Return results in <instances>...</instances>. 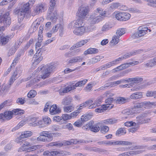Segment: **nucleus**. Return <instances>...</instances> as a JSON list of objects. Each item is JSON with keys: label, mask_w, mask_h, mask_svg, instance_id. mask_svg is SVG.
<instances>
[{"label": "nucleus", "mask_w": 156, "mask_h": 156, "mask_svg": "<svg viewBox=\"0 0 156 156\" xmlns=\"http://www.w3.org/2000/svg\"><path fill=\"white\" fill-rule=\"evenodd\" d=\"M29 2L20 4L14 10V13L17 15L20 20H23L25 15L28 13L30 9Z\"/></svg>", "instance_id": "obj_1"}, {"label": "nucleus", "mask_w": 156, "mask_h": 156, "mask_svg": "<svg viewBox=\"0 0 156 156\" xmlns=\"http://www.w3.org/2000/svg\"><path fill=\"white\" fill-rule=\"evenodd\" d=\"M56 67V66L55 64L51 63L46 66H40L37 68L36 72L42 70L41 78L44 79L49 76L51 73L55 69Z\"/></svg>", "instance_id": "obj_2"}, {"label": "nucleus", "mask_w": 156, "mask_h": 156, "mask_svg": "<svg viewBox=\"0 0 156 156\" xmlns=\"http://www.w3.org/2000/svg\"><path fill=\"white\" fill-rule=\"evenodd\" d=\"M49 5L48 11V17L52 21L55 22L58 18L57 12L54 10V8L55 5L56 0H50Z\"/></svg>", "instance_id": "obj_3"}, {"label": "nucleus", "mask_w": 156, "mask_h": 156, "mask_svg": "<svg viewBox=\"0 0 156 156\" xmlns=\"http://www.w3.org/2000/svg\"><path fill=\"white\" fill-rule=\"evenodd\" d=\"M86 143L85 141L83 140H79L72 139L70 141H66L63 142V143H60L59 142H54L49 144V146H55L58 147H60L63 145H70L72 144H76L77 143Z\"/></svg>", "instance_id": "obj_4"}, {"label": "nucleus", "mask_w": 156, "mask_h": 156, "mask_svg": "<svg viewBox=\"0 0 156 156\" xmlns=\"http://www.w3.org/2000/svg\"><path fill=\"white\" fill-rule=\"evenodd\" d=\"M102 19V17L101 16H98L97 13H93L90 15L89 19L88 20L89 25L88 27H94V28L93 29L94 30L95 28L94 25L101 21Z\"/></svg>", "instance_id": "obj_5"}, {"label": "nucleus", "mask_w": 156, "mask_h": 156, "mask_svg": "<svg viewBox=\"0 0 156 156\" xmlns=\"http://www.w3.org/2000/svg\"><path fill=\"white\" fill-rule=\"evenodd\" d=\"M148 30L150 32L151 31L150 30L144 26H140L138 28V31L133 34L132 37L133 39H135L143 36L147 33Z\"/></svg>", "instance_id": "obj_6"}, {"label": "nucleus", "mask_w": 156, "mask_h": 156, "mask_svg": "<svg viewBox=\"0 0 156 156\" xmlns=\"http://www.w3.org/2000/svg\"><path fill=\"white\" fill-rule=\"evenodd\" d=\"M94 27H86L75 28L73 30L74 33L77 35H82L84 33L89 32L93 30Z\"/></svg>", "instance_id": "obj_7"}, {"label": "nucleus", "mask_w": 156, "mask_h": 156, "mask_svg": "<svg viewBox=\"0 0 156 156\" xmlns=\"http://www.w3.org/2000/svg\"><path fill=\"white\" fill-rule=\"evenodd\" d=\"M46 5L44 3H39L37 4L34 8L33 14L34 16L39 14L43 12H44L47 9Z\"/></svg>", "instance_id": "obj_8"}, {"label": "nucleus", "mask_w": 156, "mask_h": 156, "mask_svg": "<svg viewBox=\"0 0 156 156\" xmlns=\"http://www.w3.org/2000/svg\"><path fill=\"white\" fill-rule=\"evenodd\" d=\"M9 11L6 12L3 14L0 12V23H3L5 25H9L11 23V19L9 16Z\"/></svg>", "instance_id": "obj_9"}, {"label": "nucleus", "mask_w": 156, "mask_h": 156, "mask_svg": "<svg viewBox=\"0 0 156 156\" xmlns=\"http://www.w3.org/2000/svg\"><path fill=\"white\" fill-rule=\"evenodd\" d=\"M141 80H142V79L139 78L133 79H122L120 80L113 82L112 84L114 87L122 83H129L131 82H134L135 83L136 82H139Z\"/></svg>", "instance_id": "obj_10"}, {"label": "nucleus", "mask_w": 156, "mask_h": 156, "mask_svg": "<svg viewBox=\"0 0 156 156\" xmlns=\"http://www.w3.org/2000/svg\"><path fill=\"white\" fill-rule=\"evenodd\" d=\"M89 10L85 6H82L79 9L77 12V16L81 19H86L88 16Z\"/></svg>", "instance_id": "obj_11"}, {"label": "nucleus", "mask_w": 156, "mask_h": 156, "mask_svg": "<svg viewBox=\"0 0 156 156\" xmlns=\"http://www.w3.org/2000/svg\"><path fill=\"white\" fill-rule=\"evenodd\" d=\"M87 82V80L84 79L78 81L75 85H70L66 87L68 92L75 90L76 87L83 86Z\"/></svg>", "instance_id": "obj_12"}, {"label": "nucleus", "mask_w": 156, "mask_h": 156, "mask_svg": "<svg viewBox=\"0 0 156 156\" xmlns=\"http://www.w3.org/2000/svg\"><path fill=\"white\" fill-rule=\"evenodd\" d=\"M100 143L102 144H105L107 145H112L113 144L116 145H131L132 143L131 142L126 141H116L112 142V141H103Z\"/></svg>", "instance_id": "obj_13"}, {"label": "nucleus", "mask_w": 156, "mask_h": 156, "mask_svg": "<svg viewBox=\"0 0 156 156\" xmlns=\"http://www.w3.org/2000/svg\"><path fill=\"white\" fill-rule=\"evenodd\" d=\"M42 51L41 48L39 49L34 56V58L35 59L33 63V66L34 67L38 65L43 59V57L42 56Z\"/></svg>", "instance_id": "obj_14"}, {"label": "nucleus", "mask_w": 156, "mask_h": 156, "mask_svg": "<svg viewBox=\"0 0 156 156\" xmlns=\"http://www.w3.org/2000/svg\"><path fill=\"white\" fill-rule=\"evenodd\" d=\"M83 23L82 19H78L71 22L68 25L69 28L73 29L76 27H84L83 26Z\"/></svg>", "instance_id": "obj_15"}, {"label": "nucleus", "mask_w": 156, "mask_h": 156, "mask_svg": "<svg viewBox=\"0 0 156 156\" xmlns=\"http://www.w3.org/2000/svg\"><path fill=\"white\" fill-rule=\"evenodd\" d=\"M103 96H101L97 98L93 103H92L89 106L88 108L91 109L99 106L102 102L103 100Z\"/></svg>", "instance_id": "obj_16"}, {"label": "nucleus", "mask_w": 156, "mask_h": 156, "mask_svg": "<svg viewBox=\"0 0 156 156\" xmlns=\"http://www.w3.org/2000/svg\"><path fill=\"white\" fill-rule=\"evenodd\" d=\"M94 124V122H90L86 125V126L89 127L91 131L94 132H98L100 130V127L97 124Z\"/></svg>", "instance_id": "obj_17"}, {"label": "nucleus", "mask_w": 156, "mask_h": 156, "mask_svg": "<svg viewBox=\"0 0 156 156\" xmlns=\"http://www.w3.org/2000/svg\"><path fill=\"white\" fill-rule=\"evenodd\" d=\"M50 113L51 115H54L60 113L61 112L60 108H58L56 104L52 105L49 109Z\"/></svg>", "instance_id": "obj_18"}, {"label": "nucleus", "mask_w": 156, "mask_h": 156, "mask_svg": "<svg viewBox=\"0 0 156 156\" xmlns=\"http://www.w3.org/2000/svg\"><path fill=\"white\" fill-rule=\"evenodd\" d=\"M4 30V27H0V31H2ZM9 40V37H8L3 36L2 33H0V45L5 44L8 42Z\"/></svg>", "instance_id": "obj_19"}, {"label": "nucleus", "mask_w": 156, "mask_h": 156, "mask_svg": "<svg viewBox=\"0 0 156 156\" xmlns=\"http://www.w3.org/2000/svg\"><path fill=\"white\" fill-rule=\"evenodd\" d=\"M63 27L60 24H57L53 27L51 31L52 33H55L59 30V34L61 35L63 30Z\"/></svg>", "instance_id": "obj_20"}, {"label": "nucleus", "mask_w": 156, "mask_h": 156, "mask_svg": "<svg viewBox=\"0 0 156 156\" xmlns=\"http://www.w3.org/2000/svg\"><path fill=\"white\" fill-rule=\"evenodd\" d=\"M89 40L90 39H89L81 40L74 44L72 47L70 48V50H72L76 48L82 47L89 42Z\"/></svg>", "instance_id": "obj_21"}, {"label": "nucleus", "mask_w": 156, "mask_h": 156, "mask_svg": "<svg viewBox=\"0 0 156 156\" xmlns=\"http://www.w3.org/2000/svg\"><path fill=\"white\" fill-rule=\"evenodd\" d=\"M52 137H34V139L33 137L31 139V140L34 143H37V141H43L44 142H49L52 140Z\"/></svg>", "instance_id": "obj_22"}, {"label": "nucleus", "mask_w": 156, "mask_h": 156, "mask_svg": "<svg viewBox=\"0 0 156 156\" xmlns=\"http://www.w3.org/2000/svg\"><path fill=\"white\" fill-rule=\"evenodd\" d=\"M39 148H40V146L38 145L32 146L27 148L24 147L22 146V147L19 148L18 150V151L19 152H21L27 150V152H30L35 150Z\"/></svg>", "instance_id": "obj_23"}, {"label": "nucleus", "mask_w": 156, "mask_h": 156, "mask_svg": "<svg viewBox=\"0 0 156 156\" xmlns=\"http://www.w3.org/2000/svg\"><path fill=\"white\" fill-rule=\"evenodd\" d=\"M138 63L139 62L137 61H133L129 63L123 64L118 66V67L119 71H120L129 67L130 65H135L138 64Z\"/></svg>", "instance_id": "obj_24"}, {"label": "nucleus", "mask_w": 156, "mask_h": 156, "mask_svg": "<svg viewBox=\"0 0 156 156\" xmlns=\"http://www.w3.org/2000/svg\"><path fill=\"white\" fill-rule=\"evenodd\" d=\"M39 135L41 136H60V134L58 133H52L49 131H43L41 132Z\"/></svg>", "instance_id": "obj_25"}, {"label": "nucleus", "mask_w": 156, "mask_h": 156, "mask_svg": "<svg viewBox=\"0 0 156 156\" xmlns=\"http://www.w3.org/2000/svg\"><path fill=\"white\" fill-rule=\"evenodd\" d=\"M98 52V50L94 48H90L84 52V55H86L88 54H94L97 53Z\"/></svg>", "instance_id": "obj_26"}, {"label": "nucleus", "mask_w": 156, "mask_h": 156, "mask_svg": "<svg viewBox=\"0 0 156 156\" xmlns=\"http://www.w3.org/2000/svg\"><path fill=\"white\" fill-rule=\"evenodd\" d=\"M73 98L68 96L64 98L62 100L61 103L63 105H68L72 102Z\"/></svg>", "instance_id": "obj_27"}, {"label": "nucleus", "mask_w": 156, "mask_h": 156, "mask_svg": "<svg viewBox=\"0 0 156 156\" xmlns=\"http://www.w3.org/2000/svg\"><path fill=\"white\" fill-rule=\"evenodd\" d=\"M103 58L102 56L98 55L94 58H92L88 62V64L90 65L94 64L100 61L101 59Z\"/></svg>", "instance_id": "obj_28"}, {"label": "nucleus", "mask_w": 156, "mask_h": 156, "mask_svg": "<svg viewBox=\"0 0 156 156\" xmlns=\"http://www.w3.org/2000/svg\"><path fill=\"white\" fill-rule=\"evenodd\" d=\"M93 101L92 100H89L80 105L77 108V110L80 112V110L83 108L86 107L87 106L93 103Z\"/></svg>", "instance_id": "obj_29"}, {"label": "nucleus", "mask_w": 156, "mask_h": 156, "mask_svg": "<svg viewBox=\"0 0 156 156\" xmlns=\"http://www.w3.org/2000/svg\"><path fill=\"white\" fill-rule=\"evenodd\" d=\"M83 58L81 56H77L73 58L68 61L69 64H74L77 62H80L82 61Z\"/></svg>", "instance_id": "obj_30"}, {"label": "nucleus", "mask_w": 156, "mask_h": 156, "mask_svg": "<svg viewBox=\"0 0 156 156\" xmlns=\"http://www.w3.org/2000/svg\"><path fill=\"white\" fill-rule=\"evenodd\" d=\"M144 106V104L143 102L136 104L132 108L133 113L134 114L137 113L139 110Z\"/></svg>", "instance_id": "obj_31"}, {"label": "nucleus", "mask_w": 156, "mask_h": 156, "mask_svg": "<svg viewBox=\"0 0 156 156\" xmlns=\"http://www.w3.org/2000/svg\"><path fill=\"white\" fill-rule=\"evenodd\" d=\"M113 27V25L110 23H106L104 25L101 27V30L103 32H106L111 29Z\"/></svg>", "instance_id": "obj_32"}, {"label": "nucleus", "mask_w": 156, "mask_h": 156, "mask_svg": "<svg viewBox=\"0 0 156 156\" xmlns=\"http://www.w3.org/2000/svg\"><path fill=\"white\" fill-rule=\"evenodd\" d=\"M120 58H117L111 62H109L105 65L104 67L106 68H109L112 66L118 63L120 61Z\"/></svg>", "instance_id": "obj_33"}, {"label": "nucleus", "mask_w": 156, "mask_h": 156, "mask_svg": "<svg viewBox=\"0 0 156 156\" xmlns=\"http://www.w3.org/2000/svg\"><path fill=\"white\" fill-rule=\"evenodd\" d=\"M119 37L116 35H113L110 42V43L112 45H115L117 44L119 41Z\"/></svg>", "instance_id": "obj_34"}, {"label": "nucleus", "mask_w": 156, "mask_h": 156, "mask_svg": "<svg viewBox=\"0 0 156 156\" xmlns=\"http://www.w3.org/2000/svg\"><path fill=\"white\" fill-rule=\"evenodd\" d=\"M142 97V93L141 92H137L133 93L130 96V98L134 99H139L141 98Z\"/></svg>", "instance_id": "obj_35"}, {"label": "nucleus", "mask_w": 156, "mask_h": 156, "mask_svg": "<svg viewBox=\"0 0 156 156\" xmlns=\"http://www.w3.org/2000/svg\"><path fill=\"white\" fill-rule=\"evenodd\" d=\"M37 119L36 117H34L30 119L28 121L29 125L30 126H37Z\"/></svg>", "instance_id": "obj_36"}, {"label": "nucleus", "mask_w": 156, "mask_h": 156, "mask_svg": "<svg viewBox=\"0 0 156 156\" xmlns=\"http://www.w3.org/2000/svg\"><path fill=\"white\" fill-rule=\"evenodd\" d=\"M127 101L128 99L127 98L123 97H119L117 98L115 102L116 104H120L125 103L127 102Z\"/></svg>", "instance_id": "obj_37"}, {"label": "nucleus", "mask_w": 156, "mask_h": 156, "mask_svg": "<svg viewBox=\"0 0 156 156\" xmlns=\"http://www.w3.org/2000/svg\"><path fill=\"white\" fill-rule=\"evenodd\" d=\"M126 133V130L124 128L119 129L116 132L115 135L116 136L123 135Z\"/></svg>", "instance_id": "obj_38"}, {"label": "nucleus", "mask_w": 156, "mask_h": 156, "mask_svg": "<svg viewBox=\"0 0 156 156\" xmlns=\"http://www.w3.org/2000/svg\"><path fill=\"white\" fill-rule=\"evenodd\" d=\"M91 117V115L89 114H85L82 115L80 119L83 123L84 122L87 121L90 119Z\"/></svg>", "instance_id": "obj_39"}, {"label": "nucleus", "mask_w": 156, "mask_h": 156, "mask_svg": "<svg viewBox=\"0 0 156 156\" xmlns=\"http://www.w3.org/2000/svg\"><path fill=\"white\" fill-rule=\"evenodd\" d=\"M117 120L115 119H109L104 120L103 123L105 124H111L116 123Z\"/></svg>", "instance_id": "obj_40"}, {"label": "nucleus", "mask_w": 156, "mask_h": 156, "mask_svg": "<svg viewBox=\"0 0 156 156\" xmlns=\"http://www.w3.org/2000/svg\"><path fill=\"white\" fill-rule=\"evenodd\" d=\"M4 117L5 119L9 120L12 118L13 113L10 111H7L4 113Z\"/></svg>", "instance_id": "obj_41"}, {"label": "nucleus", "mask_w": 156, "mask_h": 156, "mask_svg": "<svg viewBox=\"0 0 156 156\" xmlns=\"http://www.w3.org/2000/svg\"><path fill=\"white\" fill-rule=\"evenodd\" d=\"M63 109L64 112L69 113L74 110V107L73 105L65 106L63 107Z\"/></svg>", "instance_id": "obj_42"}, {"label": "nucleus", "mask_w": 156, "mask_h": 156, "mask_svg": "<svg viewBox=\"0 0 156 156\" xmlns=\"http://www.w3.org/2000/svg\"><path fill=\"white\" fill-rule=\"evenodd\" d=\"M55 152H56V156H62L70 155L71 154L70 152L66 151H55Z\"/></svg>", "instance_id": "obj_43"}, {"label": "nucleus", "mask_w": 156, "mask_h": 156, "mask_svg": "<svg viewBox=\"0 0 156 156\" xmlns=\"http://www.w3.org/2000/svg\"><path fill=\"white\" fill-rule=\"evenodd\" d=\"M94 13H97L98 14V16H104L106 14V12L105 11H103L102 9L101 8H98L95 11Z\"/></svg>", "instance_id": "obj_44"}, {"label": "nucleus", "mask_w": 156, "mask_h": 156, "mask_svg": "<svg viewBox=\"0 0 156 156\" xmlns=\"http://www.w3.org/2000/svg\"><path fill=\"white\" fill-rule=\"evenodd\" d=\"M20 136H30L33 135V133L30 131H26L22 132L20 133Z\"/></svg>", "instance_id": "obj_45"}, {"label": "nucleus", "mask_w": 156, "mask_h": 156, "mask_svg": "<svg viewBox=\"0 0 156 156\" xmlns=\"http://www.w3.org/2000/svg\"><path fill=\"white\" fill-rule=\"evenodd\" d=\"M142 151L141 150L139 151H133L129 152H127V156H133L136 155L137 154H139L142 152Z\"/></svg>", "instance_id": "obj_46"}, {"label": "nucleus", "mask_w": 156, "mask_h": 156, "mask_svg": "<svg viewBox=\"0 0 156 156\" xmlns=\"http://www.w3.org/2000/svg\"><path fill=\"white\" fill-rule=\"evenodd\" d=\"M26 121L25 120H23L21 121L16 126L12 129V131H13L19 129L24 125Z\"/></svg>", "instance_id": "obj_47"}, {"label": "nucleus", "mask_w": 156, "mask_h": 156, "mask_svg": "<svg viewBox=\"0 0 156 156\" xmlns=\"http://www.w3.org/2000/svg\"><path fill=\"white\" fill-rule=\"evenodd\" d=\"M43 120L45 126H46L49 125L51 122L50 118L48 116H45L43 117Z\"/></svg>", "instance_id": "obj_48"}, {"label": "nucleus", "mask_w": 156, "mask_h": 156, "mask_svg": "<svg viewBox=\"0 0 156 156\" xmlns=\"http://www.w3.org/2000/svg\"><path fill=\"white\" fill-rule=\"evenodd\" d=\"M115 94L111 91H108L105 92L103 95V97H106L107 98H112Z\"/></svg>", "instance_id": "obj_49"}, {"label": "nucleus", "mask_w": 156, "mask_h": 156, "mask_svg": "<svg viewBox=\"0 0 156 156\" xmlns=\"http://www.w3.org/2000/svg\"><path fill=\"white\" fill-rule=\"evenodd\" d=\"M147 5L156 8V0H147Z\"/></svg>", "instance_id": "obj_50"}, {"label": "nucleus", "mask_w": 156, "mask_h": 156, "mask_svg": "<svg viewBox=\"0 0 156 156\" xmlns=\"http://www.w3.org/2000/svg\"><path fill=\"white\" fill-rule=\"evenodd\" d=\"M122 21H126L129 19L131 15H130L127 12H122Z\"/></svg>", "instance_id": "obj_51"}, {"label": "nucleus", "mask_w": 156, "mask_h": 156, "mask_svg": "<svg viewBox=\"0 0 156 156\" xmlns=\"http://www.w3.org/2000/svg\"><path fill=\"white\" fill-rule=\"evenodd\" d=\"M125 33V31L123 28H120L118 29L116 32V35L120 37Z\"/></svg>", "instance_id": "obj_52"}, {"label": "nucleus", "mask_w": 156, "mask_h": 156, "mask_svg": "<svg viewBox=\"0 0 156 156\" xmlns=\"http://www.w3.org/2000/svg\"><path fill=\"white\" fill-rule=\"evenodd\" d=\"M55 151L50 152L49 151H46L43 152V154L44 156H56Z\"/></svg>", "instance_id": "obj_53"}, {"label": "nucleus", "mask_w": 156, "mask_h": 156, "mask_svg": "<svg viewBox=\"0 0 156 156\" xmlns=\"http://www.w3.org/2000/svg\"><path fill=\"white\" fill-rule=\"evenodd\" d=\"M37 94L36 91L34 90H30L27 94V97L29 98H32L35 97Z\"/></svg>", "instance_id": "obj_54"}, {"label": "nucleus", "mask_w": 156, "mask_h": 156, "mask_svg": "<svg viewBox=\"0 0 156 156\" xmlns=\"http://www.w3.org/2000/svg\"><path fill=\"white\" fill-rule=\"evenodd\" d=\"M61 118L64 121H66L71 119L70 114L67 113L62 114L61 116Z\"/></svg>", "instance_id": "obj_55"}, {"label": "nucleus", "mask_w": 156, "mask_h": 156, "mask_svg": "<svg viewBox=\"0 0 156 156\" xmlns=\"http://www.w3.org/2000/svg\"><path fill=\"white\" fill-rule=\"evenodd\" d=\"M156 65V62L153 58V59L149 61L145 65L147 67H152Z\"/></svg>", "instance_id": "obj_56"}, {"label": "nucleus", "mask_w": 156, "mask_h": 156, "mask_svg": "<svg viewBox=\"0 0 156 156\" xmlns=\"http://www.w3.org/2000/svg\"><path fill=\"white\" fill-rule=\"evenodd\" d=\"M144 104V108H149L152 107L153 105H154L155 103L154 102L151 103L150 102H143Z\"/></svg>", "instance_id": "obj_57"}, {"label": "nucleus", "mask_w": 156, "mask_h": 156, "mask_svg": "<svg viewBox=\"0 0 156 156\" xmlns=\"http://www.w3.org/2000/svg\"><path fill=\"white\" fill-rule=\"evenodd\" d=\"M135 52H130V53L124 55L123 56L119 58H120V61L122 60L123 59H126L129 58L131 56H132L135 55Z\"/></svg>", "instance_id": "obj_58"}, {"label": "nucleus", "mask_w": 156, "mask_h": 156, "mask_svg": "<svg viewBox=\"0 0 156 156\" xmlns=\"http://www.w3.org/2000/svg\"><path fill=\"white\" fill-rule=\"evenodd\" d=\"M109 130V128L108 126H103L101 127L100 131L102 133H105L108 131Z\"/></svg>", "instance_id": "obj_59"}, {"label": "nucleus", "mask_w": 156, "mask_h": 156, "mask_svg": "<svg viewBox=\"0 0 156 156\" xmlns=\"http://www.w3.org/2000/svg\"><path fill=\"white\" fill-rule=\"evenodd\" d=\"M18 74L17 72H16L14 73L12 75L11 78L10 80V83H12L13 82L16 80L17 78Z\"/></svg>", "instance_id": "obj_60"}, {"label": "nucleus", "mask_w": 156, "mask_h": 156, "mask_svg": "<svg viewBox=\"0 0 156 156\" xmlns=\"http://www.w3.org/2000/svg\"><path fill=\"white\" fill-rule=\"evenodd\" d=\"M125 126L129 127L132 126H136V123L133 121H128L125 122L124 123Z\"/></svg>", "instance_id": "obj_61"}, {"label": "nucleus", "mask_w": 156, "mask_h": 156, "mask_svg": "<svg viewBox=\"0 0 156 156\" xmlns=\"http://www.w3.org/2000/svg\"><path fill=\"white\" fill-rule=\"evenodd\" d=\"M122 113L124 114L127 115H132L134 114L133 113L132 109H131V110L128 109H125L122 111Z\"/></svg>", "instance_id": "obj_62"}, {"label": "nucleus", "mask_w": 156, "mask_h": 156, "mask_svg": "<svg viewBox=\"0 0 156 156\" xmlns=\"http://www.w3.org/2000/svg\"><path fill=\"white\" fill-rule=\"evenodd\" d=\"M114 106V105L112 104H106L102 105V106L104 107L105 111H106L108 109H111Z\"/></svg>", "instance_id": "obj_63"}, {"label": "nucleus", "mask_w": 156, "mask_h": 156, "mask_svg": "<svg viewBox=\"0 0 156 156\" xmlns=\"http://www.w3.org/2000/svg\"><path fill=\"white\" fill-rule=\"evenodd\" d=\"M146 95L147 97H153L154 96L155 98H156V91H147L146 94Z\"/></svg>", "instance_id": "obj_64"}]
</instances>
